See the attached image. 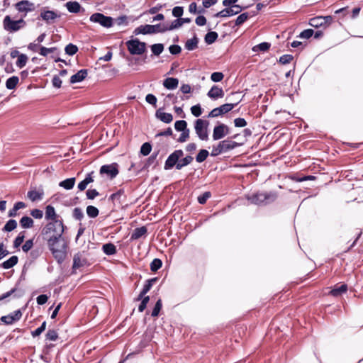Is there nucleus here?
<instances>
[{
  "label": "nucleus",
  "mask_w": 363,
  "mask_h": 363,
  "mask_svg": "<svg viewBox=\"0 0 363 363\" xmlns=\"http://www.w3.org/2000/svg\"><path fill=\"white\" fill-rule=\"evenodd\" d=\"M48 245L53 257L59 263H62L67 255V243L66 240L60 237H49L47 238Z\"/></svg>",
  "instance_id": "nucleus-1"
},
{
  "label": "nucleus",
  "mask_w": 363,
  "mask_h": 363,
  "mask_svg": "<svg viewBox=\"0 0 363 363\" xmlns=\"http://www.w3.org/2000/svg\"><path fill=\"white\" fill-rule=\"evenodd\" d=\"M64 232V225L59 220H53L46 225L43 230V234L49 237L62 236Z\"/></svg>",
  "instance_id": "nucleus-2"
},
{
  "label": "nucleus",
  "mask_w": 363,
  "mask_h": 363,
  "mask_svg": "<svg viewBox=\"0 0 363 363\" xmlns=\"http://www.w3.org/2000/svg\"><path fill=\"white\" fill-rule=\"evenodd\" d=\"M277 198V195L274 193H257L248 195L247 199L256 205L267 204L274 201Z\"/></svg>",
  "instance_id": "nucleus-3"
},
{
  "label": "nucleus",
  "mask_w": 363,
  "mask_h": 363,
  "mask_svg": "<svg viewBox=\"0 0 363 363\" xmlns=\"http://www.w3.org/2000/svg\"><path fill=\"white\" fill-rule=\"evenodd\" d=\"M168 31L167 25L166 24H157V25H145L140 26L135 28L134 33L138 34H152L157 33H164Z\"/></svg>",
  "instance_id": "nucleus-4"
},
{
  "label": "nucleus",
  "mask_w": 363,
  "mask_h": 363,
  "mask_svg": "<svg viewBox=\"0 0 363 363\" xmlns=\"http://www.w3.org/2000/svg\"><path fill=\"white\" fill-rule=\"evenodd\" d=\"M237 146V143L228 140H224L213 145L211 151V156L216 157L223 152H226L234 149Z\"/></svg>",
  "instance_id": "nucleus-5"
},
{
  "label": "nucleus",
  "mask_w": 363,
  "mask_h": 363,
  "mask_svg": "<svg viewBox=\"0 0 363 363\" xmlns=\"http://www.w3.org/2000/svg\"><path fill=\"white\" fill-rule=\"evenodd\" d=\"M3 25L5 30L9 32H16L26 26V21L21 18L18 21H13L9 16L4 17Z\"/></svg>",
  "instance_id": "nucleus-6"
},
{
  "label": "nucleus",
  "mask_w": 363,
  "mask_h": 363,
  "mask_svg": "<svg viewBox=\"0 0 363 363\" xmlns=\"http://www.w3.org/2000/svg\"><path fill=\"white\" fill-rule=\"evenodd\" d=\"M126 45L128 51L132 55H142L146 49V44L138 39L127 41Z\"/></svg>",
  "instance_id": "nucleus-7"
},
{
  "label": "nucleus",
  "mask_w": 363,
  "mask_h": 363,
  "mask_svg": "<svg viewBox=\"0 0 363 363\" xmlns=\"http://www.w3.org/2000/svg\"><path fill=\"white\" fill-rule=\"evenodd\" d=\"M208 122L202 119H197L195 121L194 128L196 133L201 140H207L208 139L207 128Z\"/></svg>",
  "instance_id": "nucleus-8"
},
{
  "label": "nucleus",
  "mask_w": 363,
  "mask_h": 363,
  "mask_svg": "<svg viewBox=\"0 0 363 363\" xmlns=\"http://www.w3.org/2000/svg\"><path fill=\"white\" fill-rule=\"evenodd\" d=\"M88 262L86 256V253L84 251L79 252L74 255L73 257V265H72V272L75 273L77 270L81 269L86 265H87Z\"/></svg>",
  "instance_id": "nucleus-9"
},
{
  "label": "nucleus",
  "mask_w": 363,
  "mask_h": 363,
  "mask_svg": "<svg viewBox=\"0 0 363 363\" xmlns=\"http://www.w3.org/2000/svg\"><path fill=\"white\" fill-rule=\"evenodd\" d=\"M90 21L97 23L105 28H110L113 25V19L111 17L106 16L101 13H95L90 16Z\"/></svg>",
  "instance_id": "nucleus-10"
},
{
  "label": "nucleus",
  "mask_w": 363,
  "mask_h": 363,
  "mask_svg": "<svg viewBox=\"0 0 363 363\" xmlns=\"http://www.w3.org/2000/svg\"><path fill=\"white\" fill-rule=\"evenodd\" d=\"M14 6L19 13H23V17L26 16L28 13L34 11L36 8L35 4L28 0L20 1Z\"/></svg>",
  "instance_id": "nucleus-11"
},
{
  "label": "nucleus",
  "mask_w": 363,
  "mask_h": 363,
  "mask_svg": "<svg viewBox=\"0 0 363 363\" xmlns=\"http://www.w3.org/2000/svg\"><path fill=\"white\" fill-rule=\"evenodd\" d=\"M184 155V152L182 150H174L167 159L164 163L165 169H171L173 167L176 166L179 162V158Z\"/></svg>",
  "instance_id": "nucleus-12"
},
{
  "label": "nucleus",
  "mask_w": 363,
  "mask_h": 363,
  "mask_svg": "<svg viewBox=\"0 0 363 363\" xmlns=\"http://www.w3.org/2000/svg\"><path fill=\"white\" fill-rule=\"evenodd\" d=\"M225 9L218 12L215 16L225 18L238 14L241 12L242 8L239 5H233L231 6H226Z\"/></svg>",
  "instance_id": "nucleus-13"
},
{
  "label": "nucleus",
  "mask_w": 363,
  "mask_h": 363,
  "mask_svg": "<svg viewBox=\"0 0 363 363\" xmlns=\"http://www.w3.org/2000/svg\"><path fill=\"white\" fill-rule=\"evenodd\" d=\"M228 133L229 128L226 125L221 123L214 127L213 132V139L214 140H220L224 138Z\"/></svg>",
  "instance_id": "nucleus-14"
},
{
  "label": "nucleus",
  "mask_w": 363,
  "mask_h": 363,
  "mask_svg": "<svg viewBox=\"0 0 363 363\" xmlns=\"http://www.w3.org/2000/svg\"><path fill=\"white\" fill-rule=\"evenodd\" d=\"M101 174H106L111 179L114 178L118 174V170L116 164L103 165L100 169Z\"/></svg>",
  "instance_id": "nucleus-15"
},
{
  "label": "nucleus",
  "mask_w": 363,
  "mask_h": 363,
  "mask_svg": "<svg viewBox=\"0 0 363 363\" xmlns=\"http://www.w3.org/2000/svg\"><path fill=\"white\" fill-rule=\"evenodd\" d=\"M40 17L47 23H51L54 22L55 19L60 18V15L54 11L42 10Z\"/></svg>",
  "instance_id": "nucleus-16"
},
{
  "label": "nucleus",
  "mask_w": 363,
  "mask_h": 363,
  "mask_svg": "<svg viewBox=\"0 0 363 363\" xmlns=\"http://www.w3.org/2000/svg\"><path fill=\"white\" fill-rule=\"evenodd\" d=\"M21 316H22V313H21V311L17 310L8 315L2 316L1 318V320L5 324L11 325V324L13 323L14 322L20 320Z\"/></svg>",
  "instance_id": "nucleus-17"
},
{
  "label": "nucleus",
  "mask_w": 363,
  "mask_h": 363,
  "mask_svg": "<svg viewBox=\"0 0 363 363\" xmlns=\"http://www.w3.org/2000/svg\"><path fill=\"white\" fill-rule=\"evenodd\" d=\"M208 96L212 99L222 98L224 96L223 90L218 86H213L207 94Z\"/></svg>",
  "instance_id": "nucleus-18"
},
{
  "label": "nucleus",
  "mask_w": 363,
  "mask_h": 363,
  "mask_svg": "<svg viewBox=\"0 0 363 363\" xmlns=\"http://www.w3.org/2000/svg\"><path fill=\"white\" fill-rule=\"evenodd\" d=\"M191 22V18H179L176 19L172 22L170 26H167V30H172L174 29H177L182 26L184 23H188Z\"/></svg>",
  "instance_id": "nucleus-19"
},
{
  "label": "nucleus",
  "mask_w": 363,
  "mask_h": 363,
  "mask_svg": "<svg viewBox=\"0 0 363 363\" xmlns=\"http://www.w3.org/2000/svg\"><path fill=\"white\" fill-rule=\"evenodd\" d=\"M155 115L158 119L166 123H169L173 120V116L171 113L163 112L160 108L156 111Z\"/></svg>",
  "instance_id": "nucleus-20"
},
{
  "label": "nucleus",
  "mask_w": 363,
  "mask_h": 363,
  "mask_svg": "<svg viewBox=\"0 0 363 363\" xmlns=\"http://www.w3.org/2000/svg\"><path fill=\"white\" fill-rule=\"evenodd\" d=\"M157 280V278H152L146 281V283L144 285L143 290L141 291L137 298L138 301L141 300L143 297H145V295L150 290L152 284L155 282H156Z\"/></svg>",
  "instance_id": "nucleus-21"
},
{
  "label": "nucleus",
  "mask_w": 363,
  "mask_h": 363,
  "mask_svg": "<svg viewBox=\"0 0 363 363\" xmlns=\"http://www.w3.org/2000/svg\"><path fill=\"white\" fill-rule=\"evenodd\" d=\"M86 69H81L70 78V83L74 84L83 81L87 76Z\"/></svg>",
  "instance_id": "nucleus-22"
},
{
  "label": "nucleus",
  "mask_w": 363,
  "mask_h": 363,
  "mask_svg": "<svg viewBox=\"0 0 363 363\" xmlns=\"http://www.w3.org/2000/svg\"><path fill=\"white\" fill-rule=\"evenodd\" d=\"M44 195L43 190H30L28 192V197L32 201H40Z\"/></svg>",
  "instance_id": "nucleus-23"
},
{
  "label": "nucleus",
  "mask_w": 363,
  "mask_h": 363,
  "mask_svg": "<svg viewBox=\"0 0 363 363\" xmlns=\"http://www.w3.org/2000/svg\"><path fill=\"white\" fill-rule=\"evenodd\" d=\"M179 80L177 78L169 77L163 82V86L169 90H173L178 86Z\"/></svg>",
  "instance_id": "nucleus-24"
},
{
  "label": "nucleus",
  "mask_w": 363,
  "mask_h": 363,
  "mask_svg": "<svg viewBox=\"0 0 363 363\" xmlns=\"http://www.w3.org/2000/svg\"><path fill=\"white\" fill-rule=\"evenodd\" d=\"M18 261V258L17 256H12L8 260L2 262L1 264V267L4 269H9L14 267Z\"/></svg>",
  "instance_id": "nucleus-25"
},
{
  "label": "nucleus",
  "mask_w": 363,
  "mask_h": 363,
  "mask_svg": "<svg viewBox=\"0 0 363 363\" xmlns=\"http://www.w3.org/2000/svg\"><path fill=\"white\" fill-rule=\"evenodd\" d=\"M57 217L55 208L50 205L47 206L45 208V218L53 221L57 220Z\"/></svg>",
  "instance_id": "nucleus-26"
},
{
  "label": "nucleus",
  "mask_w": 363,
  "mask_h": 363,
  "mask_svg": "<svg viewBox=\"0 0 363 363\" xmlns=\"http://www.w3.org/2000/svg\"><path fill=\"white\" fill-rule=\"evenodd\" d=\"M67 10L71 13H79L81 10V6L77 1H68L65 4Z\"/></svg>",
  "instance_id": "nucleus-27"
},
{
  "label": "nucleus",
  "mask_w": 363,
  "mask_h": 363,
  "mask_svg": "<svg viewBox=\"0 0 363 363\" xmlns=\"http://www.w3.org/2000/svg\"><path fill=\"white\" fill-rule=\"evenodd\" d=\"M75 178H69L59 183V186L66 190L72 189L75 184Z\"/></svg>",
  "instance_id": "nucleus-28"
},
{
  "label": "nucleus",
  "mask_w": 363,
  "mask_h": 363,
  "mask_svg": "<svg viewBox=\"0 0 363 363\" xmlns=\"http://www.w3.org/2000/svg\"><path fill=\"white\" fill-rule=\"evenodd\" d=\"M147 228L144 226L135 228L133 233L131 234L130 239L131 240H138L141 238L143 235L146 234Z\"/></svg>",
  "instance_id": "nucleus-29"
},
{
  "label": "nucleus",
  "mask_w": 363,
  "mask_h": 363,
  "mask_svg": "<svg viewBox=\"0 0 363 363\" xmlns=\"http://www.w3.org/2000/svg\"><path fill=\"white\" fill-rule=\"evenodd\" d=\"M347 290L346 284H341L340 286H335V288L330 291V294L333 296H339Z\"/></svg>",
  "instance_id": "nucleus-30"
},
{
  "label": "nucleus",
  "mask_w": 363,
  "mask_h": 363,
  "mask_svg": "<svg viewBox=\"0 0 363 363\" xmlns=\"http://www.w3.org/2000/svg\"><path fill=\"white\" fill-rule=\"evenodd\" d=\"M198 42V38L196 36L187 40L185 43V48L188 50H194L197 48Z\"/></svg>",
  "instance_id": "nucleus-31"
},
{
  "label": "nucleus",
  "mask_w": 363,
  "mask_h": 363,
  "mask_svg": "<svg viewBox=\"0 0 363 363\" xmlns=\"http://www.w3.org/2000/svg\"><path fill=\"white\" fill-rule=\"evenodd\" d=\"M33 220L28 216H23L20 220V224L23 228H30L33 226Z\"/></svg>",
  "instance_id": "nucleus-32"
},
{
  "label": "nucleus",
  "mask_w": 363,
  "mask_h": 363,
  "mask_svg": "<svg viewBox=\"0 0 363 363\" xmlns=\"http://www.w3.org/2000/svg\"><path fill=\"white\" fill-rule=\"evenodd\" d=\"M194 158L191 156L188 155L184 158L182 159L181 160H179V162L177 164V169H181L184 167L191 164Z\"/></svg>",
  "instance_id": "nucleus-33"
},
{
  "label": "nucleus",
  "mask_w": 363,
  "mask_h": 363,
  "mask_svg": "<svg viewBox=\"0 0 363 363\" xmlns=\"http://www.w3.org/2000/svg\"><path fill=\"white\" fill-rule=\"evenodd\" d=\"M103 251L107 255H112L116 252V248L113 244L106 243L103 245Z\"/></svg>",
  "instance_id": "nucleus-34"
},
{
  "label": "nucleus",
  "mask_w": 363,
  "mask_h": 363,
  "mask_svg": "<svg viewBox=\"0 0 363 363\" xmlns=\"http://www.w3.org/2000/svg\"><path fill=\"white\" fill-rule=\"evenodd\" d=\"M19 79L18 77L13 76L9 78L6 82V86L8 89H13L18 84Z\"/></svg>",
  "instance_id": "nucleus-35"
},
{
  "label": "nucleus",
  "mask_w": 363,
  "mask_h": 363,
  "mask_svg": "<svg viewBox=\"0 0 363 363\" xmlns=\"http://www.w3.org/2000/svg\"><path fill=\"white\" fill-rule=\"evenodd\" d=\"M218 35L216 32H214V31L208 32L205 36V42L207 44L211 45L216 40V39L218 38Z\"/></svg>",
  "instance_id": "nucleus-36"
},
{
  "label": "nucleus",
  "mask_w": 363,
  "mask_h": 363,
  "mask_svg": "<svg viewBox=\"0 0 363 363\" xmlns=\"http://www.w3.org/2000/svg\"><path fill=\"white\" fill-rule=\"evenodd\" d=\"M270 48V44L269 43H266V42H264V43H262L259 45H257L255 46H254L252 48V51L255 52H257L258 51H267Z\"/></svg>",
  "instance_id": "nucleus-37"
},
{
  "label": "nucleus",
  "mask_w": 363,
  "mask_h": 363,
  "mask_svg": "<svg viewBox=\"0 0 363 363\" xmlns=\"http://www.w3.org/2000/svg\"><path fill=\"white\" fill-rule=\"evenodd\" d=\"M17 227V222L15 220L11 219L5 224L3 230L6 232H11Z\"/></svg>",
  "instance_id": "nucleus-38"
},
{
  "label": "nucleus",
  "mask_w": 363,
  "mask_h": 363,
  "mask_svg": "<svg viewBox=\"0 0 363 363\" xmlns=\"http://www.w3.org/2000/svg\"><path fill=\"white\" fill-rule=\"evenodd\" d=\"M323 21V16H318L311 18L309 23L311 26L318 28L324 25Z\"/></svg>",
  "instance_id": "nucleus-39"
},
{
  "label": "nucleus",
  "mask_w": 363,
  "mask_h": 363,
  "mask_svg": "<svg viewBox=\"0 0 363 363\" xmlns=\"http://www.w3.org/2000/svg\"><path fill=\"white\" fill-rule=\"evenodd\" d=\"M174 128L177 131L182 132L187 129V123L184 120L177 121L174 123Z\"/></svg>",
  "instance_id": "nucleus-40"
},
{
  "label": "nucleus",
  "mask_w": 363,
  "mask_h": 363,
  "mask_svg": "<svg viewBox=\"0 0 363 363\" xmlns=\"http://www.w3.org/2000/svg\"><path fill=\"white\" fill-rule=\"evenodd\" d=\"M209 153L206 150H201L196 157V162L201 163L205 161Z\"/></svg>",
  "instance_id": "nucleus-41"
},
{
  "label": "nucleus",
  "mask_w": 363,
  "mask_h": 363,
  "mask_svg": "<svg viewBox=\"0 0 363 363\" xmlns=\"http://www.w3.org/2000/svg\"><path fill=\"white\" fill-rule=\"evenodd\" d=\"M28 61V57L24 54H21L18 57V60L16 61V66L19 68L23 67Z\"/></svg>",
  "instance_id": "nucleus-42"
},
{
  "label": "nucleus",
  "mask_w": 363,
  "mask_h": 363,
  "mask_svg": "<svg viewBox=\"0 0 363 363\" xmlns=\"http://www.w3.org/2000/svg\"><path fill=\"white\" fill-rule=\"evenodd\" d=\"M164 50V45L161 43L154 44L151 46V50L155 55H160Z\"/></svg>",
  "instance_id": "nucleus-43"
},
{
  "label": "nucleus",
  "mask_w": 363,
  "mask_h": 363,
  "mask_svg": "<svg viewBox=\"0 0 363 363\" xmlns=\"http://www.w3.org/2000/svg\"><path fill=\"white\" fill-rule=\"evenodd\" d=\"M152 150V146L149 143H145L140 147V153L144 155H148Z\"/></svg>",
  "instance_id": "nucleus-44"
},
{
  "label": "nucleus",
  "mask_w": 363,
  "mask_h": 363,
  "mask_svg": "<svg viewBox=\"0 0 363 363\" xmlns=\"http://www.w3.org/2000/svg\"><path fill=\"white\" fill-rule=\"evenodd\" d=\"M86 213L90 218H96L99 215V210L93 206H88L86 208Z\"/></svg>",
  "instance_id": "nucleus-45"
},
{
  "label": "nucleus",
  "mask_w": 363,
  "mask_h": 363,
  "mask_svg": "<svg viewBox=\"0 0 363 363\" xmlns=\"http://www.w3.org/2000/svg\"><path fill=\"white\" fill-rule=\"evenodd\" d=\"M162 261L160 259H154L150 263V269L152 272H157L162 267Z\"/></svg>",
  "instance_id": "nucleus-46"
},
{
  "label": "nucleus",
  "mask_w": 363,
  "mask_h": 363,
  "mask_svg": "<svg viewBox=\"0 0 363 363\" xmlns=\"http://www.w3.org/2000/svg\"><path fill=\"white\" fill-rule=\"evenodd\" d=\"M78 51V48L72 43L68 44L65 47V52L69 55H73Z\"/></svg>",
  "instance_id": "nucleus-47"
},
{
  "label": "nucleus",
  "mask_w": 363,
  "mask_h": 363,
  "mask_svg": "<svg viewBox=\"0 0 363 363\" xmlns=\"http://www.w3.org/2000/svg\"><path fill=\"white\" fill-rule=\"evenodd\" d=\"M237 104H225L220 106L222 114H225L230 111Z\"/></svg>",
  "instance_id": "nucleus-48"
},
{
  "label": "nucleus",
  "mask_w": 363,
  "mask_h": 363,
  "mask_svg": "<svg viewBox=\"0 0 363 363\" xmlns=\"http://www.w3.org/2000/svg\"><path fill=\"white\" fill-rule=\"evenodd\" d=\"M189 135H190V130L189 128L182 131V133L177 140L178 142H179V143L186 142L189 139Z\"/></svg>",
  "instance_id": "nucleus-49"
},
{
  "label": "nucleus",
  "mask_w": 363,
  "mask_h": 363,
  "mask_svg": "<svg viewBox=\"0 0 363 363\" xmlns=\"http://www.w3.org/2000/svg\"><path fill=\"white\" fill-rule=\"evenodd\" d=\"M46 328V322L44 321L41 326L38 328L36 330L32 331L31 334L33 337L39 336L45 330Z\"/></svg>",
  "instance_id": "nucleus-50"
},
{
  "label": "nucleus",
  "mask_w": 363,
  "mask_h": 363,
  "mask_svg": "<svg viewBox=\"0 0 363 363\" xmlns=\"http://www.w3.org/2000/svg\"><path fill=\"white\" fill-rule=\"evenodd\" d=\"M161 308H162V301L160 299H159L156 302L155 306L152 310V316H153V317L157 316Z\"/></svg>",
  "instance_id": "nucleus-51"
},
{
  "label": "nucleus",
  "mask_w": 363,
  "mask_h": 363,
  "mask_svg": "<svg viewBox=\"0 0 363 363\" xmlns=\"http://www.w3.org/2000/svg\"><path fill=\"white\" fill-rule=\"evenodd\" d=\"M248 13H243L242 14H240L239 16H238V18H236V21H235V24L237 26H240L241 25L242 23H243L245 21H247V19L248 18Z\"/></svg>",
  "instance_id": "nucleus-52"
},
{
  "label": "nucleus",
  "mask_w": 363,
  "mask_h": 363,
  "mask_svg": "<svg viewBox=\"0 0 363 363\" xmlns=\"http://www.w3.org/2000/svg\"><path fill=\"white\" fill-rule=\"evenodd\" d=\"M58 337L57 333L54 330H49L46 334V338L51 341H55Z\"/></svg>",
  "instance_id": "nucleus-53"
},
{
  "label": "nucleus",
  "mask_w": 363,
  "mask_h": 363,
  "mask_svg": "<svg viewBox=\"0 0 363 363\" xmlns=\"http://www.w3.org/2000/svg\"><path fill=\"white\" fill-rule=\"evenodd\" d=\"M223 74L222 72H213L211 74V79L213 82H218L223 79Z\"/></svg>",
  "instance_id": "nucleus-54"
},
{
  "label": "nucleus",
  "mask_w": 363,
  "mask_h": 363,
  "mask_svg": "<svg viewBox=\"0 0 363 363\" xmlns=\"http://www.w3.org/2000/svg\"><path fill=\"white\" fill-rule=\"evenodd\" d=\"M211 197V193L208 191H206L203 193L202 195H200L198 197V201L201 204H204L206 201Z\"/></svg>",
  "instance_id": "nucleus-55"
},
{
  "label": "nucleus",
  "mask_w": 363,
  "mask_h": 363,
  "mask_svg": "<svg viewBox=\"0 0 363 363\" xmlns=\"http://www.w3.org/2000/svg\"><path fill=\"white\" fill-rule=\"evenodd\" d=\"M191 112L196 117L200 116L202 113V111H201V108L200 105L193 106L191 108Z\"/></svg>",
  "instance_id": "nucleus-56"
},
{
  "label": "nucleus",
  "mask_w": 363,
  "mask_h": 363,
  "mask_svg": "<svg viewBox=\"0 0 363 363\" xmlns=\"http://www.w3.org/2000/svg\"><path fill=\"white\" fill-rule=\"evenodd\" d=\"M24 240V235L23 233H21L18 234V235L16 238L14 242H13V246L14 247H19Z\"/></svg>",
  "instance_id": "nucleus-57"
},
{
  "label": "nucleus",
  "mask_w": 363,
  "mask_h": 363,
  "mask_svg": "<svg viewBox=\"0 0 363 363\" xmlns=\"http://www.w3.org/2000/svg\"><path fill=\"white\" fill-rule=\"evenodd\" d=\"M313 34V30L312 29H306L302 31L299 37L304 39H308L310 38Z\"/></svg>",
  "instance_id": "nucleus-58"
},
{
  "label": "nucleus",
  "mask_w": 363,
  "mask_h": 363,
  "mask_svg": "<svg viewBox=\"0 0 363 363\" xmlns=\"http://www.w3.org/2000/svg\"><path fill=\"white\" fill-rule=\"evenodd\" d=\"M149 300H150L149 296H145L142 298V301L138 307V311L140 312H143L145 309L147 304L149 302Z\"/></svg>",
  "instance_id": "nucleus-59"
},
{
  "label": "nucleus",
  "mask_w": 363,
  "mask_h": 363,
  "mask_svg": "<svg viewBox=\"0 0 363 363\" xmlns=\"http://www.w3.org/2000/svg\"><path fill=\"white\" fill-rule=\"evenodd\" d=\"M55 50V48H47L45 47H41L39 53L43 56H47L49 53L53 52Z\"/></svg>",
  "instance_id": "nucleus-60"
},
{
  "label": "nucleus",
  "mask_w": 363,
  "mask_h": 363,
  "mask_svg": "<svg viewBox=\"0 0 363 363\" xmlns=\"http://www.w3.org/2000/svg\"><path fill=\"white\" fill-rule=\"evenodd\" d=\"M293 56L291 55H284L279 58V62L286 65L291 62Z\"/></svg>",
  "instance_id": "nucleus-61"
},
{
  "label": "nucleus",
  "mask_w": 363,
  "mask_h": 363,
  "mask_svg": "<svg viewBox=\"0 0 363 363\" xmlns=\"http://www.w3.org/2000/svg\"><path fill=\"white\" fill-rule=\"evenodd\" d=\"M183 8L181 6H176L172 9V15L174 17L180 18L183 15Z\"/></svg>",
  "instance_id": "nucleus-62"
},
{
  "label": "nucleus",
  "mask_w": 363,
  "mask_h": 363,
  "mask_svg": "<svg viewBox=\"0 0 363 363\" xmlns=\"http://www.w3.org/2000/svg\"><path fill=\"white\" fill-rule=\"evenodd\" d=\"M33 240H28L26 241V242L22 246V250L23 252H28L33 247Z\"/></svg>",
  "instance_id": "nucleus-63"
},
{
  "label": "nucleus",
  "mask_w": 363,
  "mask_h": 363,
  "mask_svg": "<svg viewBox=\"0 0 363 363\" xmlns=\"http://www.w3.org/2000/svg\"><path fill=\"white\" fill-rule=\"evenodd\" d=\"M145 100L148 104H152L154 106H156L157 98L153 94H147L145 97Z\"/></svg>",
  "instance_id": "nucleus-64"
}]
</instances>
